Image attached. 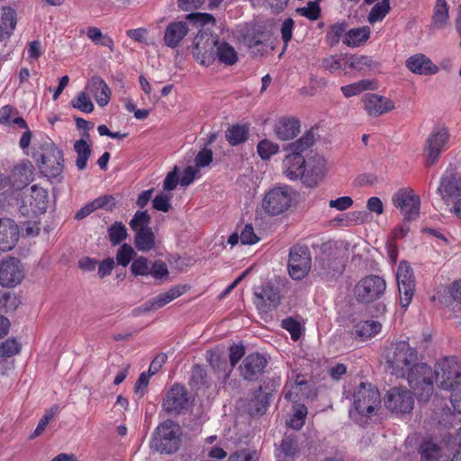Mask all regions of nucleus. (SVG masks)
Segmentation results:
<instances>
[{"label":"nucleus","instance_id":"1","mask_svg":"<svg viewBox=\"0 0 461 461\" xmlns=\"http://www.w3.org/2000/svg\"><path fill=\"white\" fill-rule=\"evenodd\" d=\"M387 371L398 378H406L421 400H428L433 393L432 369L420 363L417 349L406 340L393 341L383 352Z\"/></svg>","mask_w":461,"mask_h":461},{"label":"nucleus","instance_id":"2","mask_svg":"<svg viewBox=\"0 0 461 461\" xmlns=\"http://www.w3.org/2000/svg\"><path fill=\"white\" fill-rule=\"evenodd\" d=\"M348 250V244L344 241H330L324 244L317 262L319 275L334 277L340 274Z\"/></svg>","mask_w":461,"mask_h":461},{"label":"nucleus","instance_id":"3","mask_svg":"<svg viewBox=\"0 0 461 461\" xmlns=\"http://www.w3.org/2000/svg\"><path fill=\"white\" fill-rule=\"evenodd\" d=\"M442 390H449L461 381V363L456 357L438 359L432 371V383ZM434 389V387L432 386Z\"/></svg>","mask_w":461,"mask_h":461},{"label":"nucleus","instance_id":"4","mask_svg":"<svg viewBox=\"0 0 461 461\" xmlns=\"http://www.w3.org/2000/svg\"><path fill=\"white\" fill-rule=\"evenodd\" d=\"M180 426L167 420L156 429L151 440V447L161 454L175 453L180 445Z\"/></svg>","mask_w":461,"mask_h":461},{"label":"nucleus","instance_id":"5","mask_svg":"<svg viewBox=\"0 0 461 461\" xmlns=\"http://www.w3.org/2000/svg\"><path fill=\"white\" fill-rule=\"evenodd\" d=\"M219 37L206 30H201L195 35L191 52L194 59L202 66L209 67L214 62V51Z\"/></svg>","mask_w":461,"mask_h":461},{"label":"nucleus","instance_id":"6","mask_svg":"<svg viewBox=\"0 0 461 461\" xmlns=\"http://www.w3.org/2000/svg\"><path fill=\"white\" fill-rule=\"evenodd\" d=\"M353 404L358 414L370 416L380 407V393L370 384L361 383L354 392Z\"/></svg>","mask_w":461,"mask_h":461},{"label":"nucleus","instance_id":"7","mask_svg":"<svg viewBox=\"0 0 461 461\" xmlns=\"http://www.w3.org/2000/svg\"><path fill=\"white\" fill-rule=\"evenodd\" d=\"M240 34L244 44L255 55L263 56L272 49L270 34L260 25H245L240 30Z\"/></svg>","mask_w":461,"mask_h":461},{"label":"nucleus","instance_id":"8","mask_svg":"<svg viewBox=\"0 0 461 461\" xmlns=\"http://www.w3.org/2000/svg\"><path fill=\"white\" fill-rule=\"evenodd\" d=\"M282 294L278 285L272 281L255 286L253 303L258 312L267 313L281 303Z\"/></svg>","mask_w":461,"mask_h":461},{"label":"nucleus","instance_id":"9","mask_svg":"<svg viewBox=\"0 0 461 461\" xmlns=\"http://www.w3.org/2000/svg\"><path fill=\"white\" fill-rule=\"evenodd\" d=\"M386 289L384 278L376 275H370L360 279L354 288L356 299L360 303H372L380 299Z\"/></svg>","mask_w":461,"mask_h":461},{"label":"nucleus","instance_id":"10","mask_svg":"<svg viewBox=\"0 0 461 461\" xmlns=\"http://www.w3.org/2000/svg\"><path fill=\"white\" fill-rule=\"evenodd\" d=\"M291 189L287 185L268 190L262 200V209L270 215H278L288 210L292 203Z\"/></svg>","mask_w":461,"mask_h":461},{"label":"nucleus","instance_id":"11","mask_svg":"<svg viewBox=\"0 0 461 461\" xmlns=\"http://www.w3.org/2000/svg\"><path fill=\"white\" fill-rule=\"evenodd\" d=\"M384 405L397 415L409 414L414 406L413 393L406 387L394 386L386 393Z\"/></svg>","mask_w":461,"mask_h":461},{"label":"nucleus","instance_id":"12","mask_svg":"<svg viewBox=\"0 0 461 461\" xmlns=\"http://www.w3.org/2000/svg\"><path fill=\"white\" fill-rule=\"evenodd\" d=\"M330 169L328 160L321 155L314 154L305 160L302 183L306 187H316L323 181Z\"/></svg>","mask_w":461,"mask_h":461},{"label":"nucleus","instance_id":"13","mask_svg":"<svg viewBox=\"0 0 461 461\" xmlns=\"http://www.w3.org/2000/svg\"><path fill=\"white\" fill-rule=\"evenodd\" d=\"M312 258L307 247L294 246L291 249L288 259V272L294 280L303 279L310 272Z\"/></svg>","mask_w":461,"mask_h":461},{"label":"nucleus","instance_id":"14","mask_svg":"<svg viewBox=\"0 0 461 461\" xmlns=\"http://www.w3.org/2000/svg\"><path fill=\"white\" fill-rule=\"evenodd\" d=\"M400 304L407 308L415 292V279L412 268L406 261L400 262L396 272Z\"/></svg>","mask_w":461,"mask_h":461},{"label":"nucleus","instance_id":"15","mask_svg":"<svg viewBox=\"0 0 461 461\" xmlns=\"http://www.w3.org/2000/svg\"><path fill=\"white\" fill-rule=\"evenodd\" d=\"M25 276V269L21 261L8 257L0 262V285L12 288L22 283Z\"/></svg>","mask_w":461,"mask_h":461},{"label":"nucleus","instance_id":"16","mask_svg":"<svg viewBox=\"0 0 461 461\" xmlns=\"http://www.w3.org/2000/svg\"><path fill=\"white\" fill-rule=\"evenodd\" d=\"M393 205L398 208L407 220H413L420 213V196L410 188L398 190L392 197Z\"/></svg>","mask_w":461,"mask_h":461},{"label":"nucleus","instance_id":"17","mask_svg":"<svg viewBox=\"0 0 461 461\" xmlns=\"http://www.w3.org/2000/svg\"><path fill=\"white\" fill-rule=\"evenodd\" d=\"M48 203V192L44 188L37 185H33L31 187L30 195H26L23 198V203L20 207V212L23 215L36 216L46 212Z\"/></svg>","mask_w":461,"mask_h":461},{"label":"nucleus","instance_id":"18","mask_svg":"<svg viewBox=\"0 0 461 461\" xmlns=\"http://www.w3.org/2000/svg\"><path fill=\"white\" fill-rule=\"evenodd\" d=\"M449 140V132L446 128H438L432 131L427 140L425 148L426 167L434 165L446 149Z\"/></svg>","mask_w":461,"mask_h":461},{"label":"nucleus","instance_id":"19","mask_svg":"<svg viewBox=\"0 0 461 461\" xmlns=\"http://www.w3.org/2000/svg\"><path fill=\"white\" fill-rule=\"evenodd\" d=\"M437 193L445 203L451 198L461 196V177L455 168H447L440 178Z\"/></svg>","mask_w":461,"mask_h":461},{"label":"nucleus","instance_id":"20","mask_svg":"<svg viewBox=\"0 0 461 461\" xmlns=\"http://www.w3.org/2000/svg\"><path fill=\"white\" fill-rule=\"evenodd\" d=\"M186 389L179 384H174L163 400V409L168 413H180L187 410L190 401Z\"/></svg>","mask_w":461,"mask_h":461},{"label":"nucleus","instance_id":"21","mask_svg":"<svg viewBox=\"0 0 461 461\" xmlns=\"http://www.w3.org/2000/svg\"><path fill=\"white\" fill-rule=\"evenodd\" d=\"M40 167L43 174L49 177H57L63 171L62 152L51 145L47 151L41 155Z\"/></svg>","mask_w":461,"mask_h":461},{"label":"nucleus","instance_id":"22","mask_svg":"<svg viewBox=\"0 0 461 461\" xmlns=\"http://www.w3.org/2000/svg\"><path fill=\"white\" fill-rule=\"evenodd\" d=\"M311 386L301 375L290 377L285 386V398L294 404L310 396Z\"/></svg>","mask_w":461,"mask_h":461},{"label":"nucleus","instance_id":"23","mask_svg":"<svg viewBox=\"0 0 461 461\" xmlns=\"http://www.w3.org/2000/svg\"><path fill=\"white\" fill-rule=\"evenodd\" d=\"M285 152V156L282 161V173L289 180H300L302 182L306 159L303 155L291 151Z\"/></svg>","mask_w":461,"mask_h":461},{"label":"nucleus","instance_id":"24","mask_svg":"<svg viewBox=\"0 0 461 461\" xmlns=\"http://www.w3.org/2000/svg\"><path fill=\"white\" fill-rule=\"evenodd\" d=\"M267 359L258 353L248 355L240 366V374L245 380L254 381L262 375Z\"/></svg>","mask_w":461,"mask_h":461},{"label":"nucleus","instance_id":"25","mask_svg":"<svg viewBox=\"0 0 461 461\" xmlns=\"http://www.w3.org/2000/svg\"><path fill=\"white\" fill-rule=\"evenodd\" d=\"M33 165L29 160L16 164L8 176L12 190H21L32 181Z\"/></svg>","mask_w":461,"mask_h":461},{"label":"nucleus","instance_id":"26","mask_svg":"<svg viewBox=\"0 0 461 461\" xmlns=\"http://www.w3.org/2000/svg\"><path fill=\"white\" fill-rule=\"evenodd\" d=\"M364 108L370 116H379L394 109L393 102L376 94H366L363 96Z\"/></svg>","mask_w":461,"mask_h":461},{"label":"nucleus","instance_id":"27","mask_svg":"<svg viewBox=\"0 0 461 461\" xmlns=\"http://www.w3.org/2000/svg\"><path fill=\"white\" fill-rule=\"evenodd\" d=\"M405 66L412 73L421 76H431L438 72V66L422 53L409 57L405 62Z\"/></svg>","mask_w":461,"mask_h":461},{"label":"nucleus","instance_id":"28","mask_svg":"<svg viewBox=\"0 0 461 461\" xmlns=\"http://www.w3.org/2000/svg\"><path fill=\"white\" fill-rule=\"evenodd\" d=\"M19 239V228L9 218L0 219V250H11Z\"/></svg>","mask_w":461,"mask_h":461},{"label":"nucleus","instance_id":"29","mask_svg":"<svg viewBox=\"0 0 461 461\" xmlns=\"http://www.w3.org/2000/svg\"><path fill=\"white\" fill-rule=\"evenodd\" d=\"M420 461H438L451 452L446 442L438 444L432 439H425L420 446Z\"/></svg>","mask_w":461,"mask_h":461},{"label":"nucleus","instance_id":"30","mask_svg":"<svg viewBox=\"0 0 461 461\" xmlns=\"http://www.w3.org/2000/svg\"><path fill=\"white\" fill-rule=\"evenodd\" d=\"M188 32L189 28L186 22L176 21L170 23L165 30V45L171 49L178 47L180 42L187 35Z\"/></svg>","mask_w":461,"mask_h":461},{"label":"nucleus","instance_id":"31","mask_svg":"<svg viewBox=\"0 0 461 461\" xmlns=\"http://www.w3.org/2000/svg\"><path fill=\"white\" fill-rule=\"evenodd\" d=\"M86 89L94 96L99 106L104 107L110 102L111 89L100 77H91L86 86Z\"/></svg>","mask_w":461,"mask_h":461},{"label":"nucleus","instance_id":"32","mask_svg":"<svg viewBox=\"0 0 461 461\" xmlns=\"http://www.w3.org/2000/svg\"><path fill=\"white\" fill-rule=\"evenodd\" d=\"M300 122L294 117L280 118L275 124L274 132L283 141L295 138L300 132Z\"/></svg>","mask_w":461,"mask_h":461},{"label":"nucleus","instance_id":"33","mask_svg":"<svg viewBox=\"0 0 461 461\" xmlns=\"http://www.w3.org/2000/svg\"><path fill=\"white\" fill-rule=\"evenodd\" d=\"M382 325L375 320L361 321L356 323L352 329V336L362 341L367 340L380 333Z\"/></svg>","mask_w":461,"mask_h":461},{"label":"nucleus","instance_id":"34","mask_svg":"<svg viewBox=\"0 0 461 461\" xmlns=\"http://www.w3.org/2000/svg\"><path fill=\"white\" fill-rule=\"evenodd\" d=\"M182 289L180 287H172L165 293L159 294L153 297L143 305L144 312L158 310L167 305L176 298L182 294Z\"/></svg>","mask_w":461,"mask_h":461},{"label":"nucleus","instance_id":"35","mask_svg":"<svg viewBox=\"0 0 461 461\" xmlns=\"http://www.w3.org/2000/svg\"><path fill=\"white\" fill-rule=\"evenodd\" d=\"M238 52L233 46L227 41L218 40L214 51V61L218 60L226 66H232L238 61Z\"/></svg>","mask_w":461,"mask_h":461},{"label":"nucleus","instance_id":"36","mask_svg":"<svg viewBox=\"0 0 461 461\" xmlns=\"http://www.w3.org/2000/svg\"><path fill=\"white\" fill-rule=\"evenodd\" d=\"M371 30L368 26L350 29L343 38V44L350 48H357L365 44L370 37Z\"/></svg>","mask_w":461,"mask_h":461},{"label":"nucleus","instance_id":"37","mask_svg":"<svg viewBox=\"0 0 461 461\" xmlns=\"http://www.w3.org/2000/svg\"><path fill=\"white\" fill-rule=\"evenodd\" d=\"M449 21V5L446 0H436L433 14L431 18V26L435 29L445 28Z\"/></svg>","mask_w":461,"mask_h":461},{"label":"nucleus","instance_id":"38","mask_svg":"<svg viewBox=\"0 0 461 461\" xmlns=\"http://www.w3.org/2000/svg\"><path fill=\"white\" fill-rule=\"evenodd\" d=\"M208 361L216 377L221 380L222 383H225L232 371V369L228 366L226 359L221 357V356L215 352H210Z\"/></svg>","mask_w":461,"mask_h":461},{"label":"nucleus","instance_id":"39","mask_svg":"<svg viewBox=\"0 0 461 461\" xmlns=\"http://www.w3.org/2000/svg\"><path fill=\"white\" fill-rule=\"evenodd\" d=\"M0 124L17 125L21 129H27V122L18 115V112L11 105L3 106L0 109Z\"/></svg>","mask_w":461,"mask_h":461},{"label":"nucleus","instance_id":"40","mask_svg":"<svg viewBox=\"0 0 461 461\" xmlns=\"http://www.w3.org/2000/svg\"><path fill=\"white\" fill-rule=\"evenodd\" d=\"M134 244L138 250L142 252L153 249L156 245V236L152 229L140 230V231L135 232Z\"/></svg>","mask_w":461,"mask_h":461},{"label":"nucleus","instance_id":"41","mask_svg":"<svg viewBox=\"0 0 461 461\" xmlns=\"http://www.w3.org/2000/svg\"><path fill=\"white\" fill-rule=\"evenodd\" d=\"M314 134L312 131H307L297 140L289 143L284 147V151H291L293 153L302 155L314 143Z\"/></svg>","mask_w":461,"mask_h":461},{"label":"nucleus","instance_id":"42","mask_svg":"<svg viewBox=\"0 0 461 461\" xmlns=\"http://www.w3.org/2000/svg\"><path fill=\"white\" fill-rule=\"evenodd\" d=\"M15 25L16 17L14 10L6 6L0 8V36L10 34L14 30Z\"/></svg>","mask_w":461,"mask_h":461},{"label":"nucleus","instance_id":"43","mask_svg":"<svg viewBox=\"0 0 461 461\" xmlns=\"http://www.w3.org/2000/svg\"><path fill=\"white\" fill-rule=\"evenodd\" d=\"M376 88V84L371 80H359L353 84L341 86L340 90L343 95L347 98L357 95L366 90H374Z\"/></svg>","mask_w":461,"mask_h":461},{"label":"nucleus","instance_id":"44","mask_svg":"<svg viewBox=\"0 0 461 461\" xmlns=\"http://www.w3.org/2000/svg\"><path fill=\"white\" fill-rule=\"evenodd\" d=\"M249 129L246 125H232L225 132L226 140L231 146L239 145L248 139Z\"/></svg>","mask_w":461,"mask_h":461},{"label":"nucleus","instance_id":"45","mask_svg":"<svg viewBox=\"0 0 461 461\" xmlns=\"http://www.w3.org/2000/svg\"><path fill=\"white\" fill-rule=\"evenodd\" d=\"M292 416L286 421L288 427L294 429H300L305 423L308 409L304 404H294Z\"/></svg>","mask_w":461,"mask_h":461},{"label":"nucleus","instance_id":"46","mask_svg":"<svg viewBox=\"0 0 461 461\" xmlns=\"http://www.w3.org/2000/svg\"><path fill=\"white\" fill-rule=\"evenodd\" d=\"M74 149L77 152V158L76 166L79 170H84L86 167L87 160L91 155V148L87 142L81 139L75 142Z\"/></svg>","mask_w":461,"mask_h":461},{"label":"nucleus","instance_id":"47","mask_svg":"<svg viewBox=\"0 0 461 461\" xmlns=\"http://www.w3.org/2000/svg\"><path fill=\"white\" fill-rule=\"evenodd\" d=\"M347 23H337L330 25L326 33L327 43L333 47L336 46L340 40L343 41L344 35L347 33Z\"/></svg>","mask_w":461,"mask_h":461},{"label":"nucleus","instance_id":"48","mask_svg":"<svg viewBox=\"0 0 461 461\" xmlns=\"http://www.w3.org/2000/svg\"><path fill=\"white\" fill-rule=\"evenodd\" d=\"M191 384L196 389L209 387L211 384L206 371L199 365L194 366L191 370Z\"/></svg>","mask_w":461,"mask_h":461},{"label":"nucleus","instance_id":"49","mask_svg":"<svg viewBox=\"0 0 461 461\" xmlns=\"http://www.w3.org/2000/svg\"><path fill=\"white\" fill-rule=\"evenodd\" d=\"M299 451L296 438L293 435L285 436L279 446V452L285 457H294Z\"/></svg>","mask_w":461,"mask_h":461},{"label":"nucleus","instance_id":"50","mask_svg":"<svg viewBox=\"0 0 461 461\" xmlns=\"http://www.w3.org/2000/svg\"><path fill=\"white\" fill-rule=\"evenodd\" d=\"M257 149L259 157L263 160H268L272 156L278 153L279 145L265 139L258 142Z\"/></svg>","mask_w":461,"mask_h":461},{"label":"nucleus","instance_id":"51","mask_svg":"<svg viewBox=\"0 0 461 461\" xmlns=\"http://www.w3.org/2000/svg\"><path fill=\"white\" fill-rule=\"evenodd\" d=\"M150 222V216L146 211H137L133 218L130 221L131 229L135 231H140V230H149V224Z\"/></svg>","mask_w":461,"mask_h":461},{"label":"nucleus","instance_id":"52","mask_svg":"<svg viewBox=\"0 0 461 461\" xmlns=\"http://www.w3.org/2000/svg\"><path fill=\"white\" fill-rule=\"evenodd\" d=\"M71 104L74 108L83 113H89L94 111V104L89 96L84 91L79 92L77 96L72 99Z\"/></svg>","mask_w":461,"mask_h":461},{"label":"nucleus","instance_id":"53","mask_svg":"<svg viewBox=\"0 0 461 461\" xmlns=\"http://www.w3.org/2000/svg\"><path fill=\"white\" fill-rule=\"evenodd\" d=\"M390 10L389 0H382L377 3L368 14V22L375 23L384 19Z\"/></svg>","mask_w":461,"mask_h":461},{"label":"nucleus","instance_id":"54","mask_svg":"<svg viewBox=\"0 0 461 461\" xmlns=\"http://www.w3.org/2000/svg\"><path fill=\"white\" fill-rule=\"evenodd\" d=\"M108 235L112 244L118 245L127 238V229L122 222L116 221L109 228Z\"/></svg>","mask_w":461,"mask_h":461},{"label":"nucleus","instance_id":"55","mask_svg":"<svg viewBox=\"0 0 461 461\" xmlns=\"http://www.w3.org/2000/svg\"><path fill=\"white\" fill-rule=\"evenodd\" d=\"M346 64L352 69L363 70L366 68H370L374 64L372 58L368 56H357L352 55L346 59Z\"/></svg>","mask_w":461,"mask_h":461},{"label":"nucleus","instance_id":"56","mask_svg":"<svg viewBox=\"0 0 461 461\" xmlns=\"http://www.w3.org/2000/svg\"><path fill=\"white\" fill-rule=\"evenodd\" d=\"M186 20L190 21L197 26H205L208 24L214 25V17L206 13H192L186 15Z\"/></svg>","mask_w":461,"mask_h":461},{"label":"nucleus","instance_id":"57","mask_svg":"<svg viewBox=\"0 0 461 461\" xmlns=\"http://www.w3.org/2000/svg\"><path fill=\"white\" fill-rule=\"evenodd\" d=\"M20 344L14 339H8L0 344V357H10L18 354Z\"/></svg>","mask_w":461,"mask_h":461},{"label":"nucleus","instance_id":"58","mask_svg":"<svg viewBox=\"0 0 461 461\" xmlns=\"http://www.w3.org/2000/svg\"><path fill=\"white\" fill-rule=\"evenodd\" d=\"M258 453L254 449L245 448L230 456L228 461H258Z\"/></svg>","mask_w":461,"mask_h":461},{"label":"nucleus","instance_id":"59","mask_svg":"<svg viewBox=\"0 0 461 461\" xmlns=\"http://www.w3.org/2000/svg\"><path fill=\"white\" fill-rule=\"evenodd\" d=\"M171 199L172 194H170L160 193L157 194L152 200L154 209L163 212H168L171 208Z\"/></svg>","mask_w":461,"mask_h":461},{"label":"nucleus","instance_id":"60","mask_svg":"<svg viewBox=\"0 0 461 461\" xmlns=\"http://www.w3.org/2000/svg\"><path fill=\"white\" fill-rule=\"evenodd\" d=\"M134 255L135 251L132 247L128 244H123L116 254V261L119 265L126 267L129 265Z\"/></svg>","mask_w":461,"mask_h":461},{"label":"nucleus","instance_id":"61","mask_svg":"<svg viewBox=\"0 0 461 461\" xmlns=\"http://www.w3.org/2000/svg\"><path fill=\"white\" fill-rule=\"evenodd\" d=\"M149 261L144 257L137 258L131 266V270L135 276H149Z\"/></svg>","mask_w":461,"mask_h":461},{"label":"nucleus","instance_id":"62","mask_svg":"<svg viewBox=\"0 0 461 461\" xmlns=\"http://www.w3.org/2000/svg\"><path fill=\"white\" fill-rule=\"evenodd\" d=\"M296 12L309 20L314 21L320 15V6L316 2H309L306 6L296 9Z\"/></svg>","mask_w":461,"mask_h":461},{"label":"nucleus","instance_id":"63","mask_svg":"<svg viewBox=\"0 0 461 461\" xmlns=\"http://www.w3.org/2000/svg\"><path fill=\"white\" fill-rule=\"evenodd\" d=\"M282 327L289 331L293 340L296 341L300 339L302 330L299 322L292 318L285 319L282 321Z\"/></svg>","mask_w":461,"mask_h":461},{"label":"nucleus","instance_id":"64","mask_svg":"<svg viewBox=\"0 0 461 461\" xmlns=\"http://www.w3.org/2000/svg\"><path fill=\"white\" fill-rule=\"evenodd\" d=\"M447 391L450 392V402L454 410L461 413V381Z\"/></svg>","mask_w":461,"mask_h":461}]
</instances>
